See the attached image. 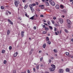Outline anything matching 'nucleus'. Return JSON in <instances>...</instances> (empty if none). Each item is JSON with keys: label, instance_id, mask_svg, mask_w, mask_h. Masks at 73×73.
Masks as SVG:
<instances>
[{"label": "nucleus", "instance_id": "nucleus-29", "mask_svg": "<svg viewBox=\"0 0 73 73\" xmlns=\"http://www.w3.org/2000/svg\"><path fill=\"white\" fill-rule=\"evenodd\" d=\"M64 31L65 32H66V33H68V30H66V29H65L64 30Z\"/></svg>", "mask_w": 73, "mask_h": 73}, {"label": "nucleus", "instance_id": "nucleus-10", "mask_svg": "<svg viewBox=\"0 0 73 73\" xmlns=\"http://www.w3.org/2000/svg\"><path fill=\"white\" fill-rule=\"evenodd\" d=\"M55 7L56 9H59V8H60V6H59L58 5H56L55 6Z\"/></svg>", "mask_w": 73, "mask_h": 73}, {"label": "nucleus", "instance_id": "nucleus-58", "mask_svg": "<svg viewBox=\"0 0 73 73\" xmlns=\"http://www.w3.org/2000/svg\"><path fill=\"white\" fill-rule=\"evenodd\" d=\"M35 16L36 17H38V15H37V14H35Z\"/></svg>", "mask_w": 73, "mask_h": 73}, {"label": "nucleus", "instance_id": "nucleus-56", "mask_svg": "<svg viewBox=\"0 0 73 73\" xmlns=\"http://www.w3.org/2000/svg\"><path fill=\"white\" fill-rule=\"evenodd\" d=\"M33 71H34V72H36V70H35V69L34 68H33Z\"/></svg>", "mask_w": 73, "mask_h": 73}, {"label": "nucleus", "instance_id": "nucleus-62", "mask_svg": "<svg viewBox=\"0 0 73 73\" xmlns=\"http://www.w3.org/2000/svg\"><path fill=\"white\" fill-rule=\"evenodd\" d=\"M36 5H38V2H36Z\"/></svg>", "mask_w": 73, "mask_h": 73}, {"label": "nucleus", "instance_id": "nucleus-38", "mask_svg": "<svg viewBox=\"0 0 73 73\" xmlns=\"http://www.w3.org/2000/svg\"><path fill=\"white\" fill-rule=\"evenodd\" d=\"M42 27L43 28H45V25H42Z\"/></svg>", "mask_w": 73, "mask_h": 73}, {"label": "nucleus", "instance_id": "nucleus-52", "mask_svg": "<svg viewBox=\"0 0 73 73\" xmlns=\"http://www.w3.org/2000/svg\"><path fill=\"white\" fill-rule=\"evenodd\" d=\"M57 31V29L56 28H54V31Z\"/></svg>", "mask_w": 73, "mask_h": 73}, {"label": "nucleus", "instance_id": "nucleus-27", "mask_svg": "<svg viewBox=\"0 0 73 73\" xmlns=\"http://www.w3.org/2000/svg\"><path fill=\"white\" fill-rule=\"evenodd\" d=\"M7 63V61L6 60H5L4 62V64H6Z\"/></svg>", "mask_w": 73, "mask_h": 73}, {"label": "nucleus", "instance_id": "nucleus-25", "mask_svg": "<svg viewBox=\"0 0 73 73\" xmlns=\"http://www.w3.org/2000/svg\"><path fill=\"white\" fill-rule=\"evenodd\" d=\"M49 37H47L46 38V41H49Z\"/></svg>", "mask_w": 73, "mask_h": 73}, {"label": "nucleus", "instance_id": "nucleus-46", "mask_svg": "<svg viewBox=\"0 0 73 73\" xmlns=\"http://www.w3.org/2000/svg\"><path fill=\"white\" fill-rule=\"evenodd\" d=\"M16 70H14L13 71V73H16Z\"/></svg>", "mask_w": 73, "mask_h": 73}, {"label": "nucleus", "instance_id": "nucleus-49", "mask_svg": "<svg viewBox=\"0 0 73 73\" xmlns=\"http://www.w3.org/2000/svg\"><path fill=\"white\" fill-rule=\"evenodd\" d=\"M36 11H40V9H36Z\"/></svg>", "mask_w": 73, "mask_h": 73}, {"label": "nucleus", "instance_id": "nucleus-44", "mask_svg": "<svg viewBox=\"0 0 73 73\" xmlns=\"http://www.w3.org/2000/svg\"><path fill=\"white\" fill-rule=\"evenodd\" d=\"M40 16L41 17H44V15H41Z\"/></svg>", "mask_w": 73, "mask_h": 73}, {"label": "nucleus", "instance_id": "nucleus-7", "mask_svg": "<svg viewBox=\"0 0 73 73\" xmlns=\"http://www.w3.org/2000/svg\"><path fill=\"white\" fill-rule=\"evenodd\" d=\"M18 54V52H16V53L14 54V55H13L15 57H16L17 56V55Z\"/></svg>", "mask_w": 73, "mask_h": 73}, {"label": "nucleus", "instance_id": "nucleus-3", "mask_svg": "<svg viewBox=\"0 0 73 73\" xmlns=\"http://www.w3.org/2000/svg\"><path fill=\"white\" fill-rule=\"evenodd\" d=\"M49 69L50 72H53L55 70V68H50Z\"/></svg>", "mask_w": 73, "mask_h": 73}, {"label": "nucleus", "instance_id": "nucleus-18", "mask_svg": "<svg viewBox=\"0 0 73 73\" xmlns=\"http://www.w3.org/2000/svg\"><path fill=\"white\" fill-rule=\"evenodd\" d=\"M32 50H31L29 52V55H31V54H32Z\"/></svg>", "mask_w": 73, "mask_h": 73}, {"label": "nucleus", "instance_id": "nucleus-14", "mask_svg": "<svg viewBox=\"0 0 73 73\" xmlns=\"http://www.w3.org/2000/svg\"><path fill=\"white\" fill-rule=\"evenodd\" d=\"M45 3L46 6H49V3H48V1H46Z\"/></svg>", "mask_w": 73, "mask_h": 73}, {"label": "nucleus", "instance_id": "nucleus-41", "mask_svg": "<svg viewBox=\"0 0 73 73\" xmlns=\"http://www.w3.org/2000/svg\"><path fill=\"white\" fill-rule=\"evenodd\" d=\"M46 33V31H43V34H45Z\"/></svg>", "mask_w": 73, "mask_h": 73}, {"label": "nucleus", "instance_id": "nucleus-36", "mask_svg": "<svg viewBox=\"0 0 73 73\" xmlns=\"http://www.w3.org/2000/svg\"><path fill=\"white\" fill-rule=\"evenodd\" d=\"M9 50H11V49H12V46H9Z\"/></svg>", "mask_w": 73, "mask_h": 73}, {"label": "nucleus", "instance_id": "nucleus-31", "mask_svg": "<svg viewBox=\"0 0 73 73\" xmlns=\"http://www.w3.org/2000/svg\"><path fill=\"white\" fill-rule=\"evenodd\" d=\"M66 11V10L65 9H64L63 10V12H64V13H65V12Z\"/></svg>", "mask_w": 73, "mask_h": 73}, {"label": "nucleus", "instance_id": "nucleus-40", "mask_svg": "<svg viewBox=\"0 0 73 73\" xmlns=\"http://www.w3.org/2000/svg\"><path fill=\"white\" fill-rule=\"evenodd\" d=\"M54 25V26H55V27H57V26H58V24H55Z\"/></svg>", "mask_w": 73, "mask_h": 73}, {"label": "nucleus", "instance_id": "nucleus-33", "mask_svg": "<svg viewBox=\"0 0 73 73\" xmlns=\"http://www.w3.org/2000/svg\"><path fill=\"white\" fill-rule=\"evenodd\" d=\"M48 44H49V45H50V44H51V42L50 41H48Z\"/></svg>", "mask_w": 73, "mask_h": 73}, {"label": "nucleus", "instance_id": "nucleus-24", "mask_svg": "<svg viewBox=\"0 0 73 73\" xmlns=\"http://www.w3.org/2000/svg\"><path fill=\"white\" fill-rule=\"evenodd\" d=\"M47 23H48V25H50L51 24H50V21H48Z\"/></svg>", "mask_w": 73, "mask_h": 73}, {"label": "nucleus", "instance_id": "nucleus-64", "mask_svg": "<svg viewBox=\"0 0 73 73\" xmlns=\"http://www.w3.org/2000/svg\"><path fill=\"white\" fill-rule=\"evenodd\" d=\"M26 72H25V71L24 72H22L21 73H26Z\"/></svg>", "mask_w": 73, "mask_h": 73}, {"label": "nucleus", "instance_id": "nucleus-53", "mask_svg": "<svg viewBox=\"0 0 73 73\" xmlns=\"http://www.w3.org/2000/svg\"><path fill=\"white\" fill-rule=\"evenodd\" d=\"M18 19L19 20H21V18L20 17H19L18 18Z\"/></svg>", "mask_w": 73, "mask_h": 73}, {"label": "nucleus", "instance_id": "nucleus-39", "mask_svg": "<svg viewBox=\"0 0 73 73\" xmlns=\"http://www.w3.org/2000/svg\"><path fill=\"white\" fill-rule=\"evenodd\" d=\"M44 5H39V7H44Z\"/></svg>", "mask_w": 73, "mask_h": 73}, {"label": "nucleus", "instance_id": "nucleus-20", "mask_svg": "<svg viewBox=\"0 0 73 73\" xmlns=\"http://www.w3.org/2000/svg\"><path fill=\"white\" fill-rule=\"evenodd\" d=\"M45 46H46V44L44 43L43 46V48H45Z\"/></svg>", "mask_w": 73, "mask_h": 73}, {"label": "nucleus", "instance_id": "nucleus-19", "mask_svg": "<svg viewBox=\"0 0 73 73\" xmlns=\"http://www.w3.org/2000/svg\"><path fill=\"white\" fill-rule=\"evenodd\" d=\"M36 68L37 69H38H38L39 68V65H37L36 66Z\"/></svg>", "mask_w": 73, "mask_h": 73}, {"label": "nucleus", "instance_id": "nucleus-5", "mask_svg": "<svg viewBox=\"0 0 73 73\" xmlns=\"http://www.w3.org/2000/svg\"><path fill=\"white\" fill-rule=\"evenodd\" d=\"M67 21L68 24H69V25H70L71 24V21H70L69 19H67Z\"/></svg>", "mask_w": 73, "mask_h": 73}, {"label": "nucleus", "instance_id": "nucleus-17", "mask_svg": "<svg viewBox=\"0 0 73 73\" xmlns=\"http://www.w3.org/2000/svg\"><path fill=\"white\" fill-rule=\"evenodd\" d=\"M45 31H48L49 30V28L47 27H46L45 28Z\"/></svg>", "mask_w": 73, "mask_h": 73}, {"label": "nucleus", "instance_id": "nucleus-22", "mask_svg": "<svg viewBox=\"0 0 73 73\" xmlns=\"http://www.w3.org/2000/svg\"><path fill=\"white\" fill-rule=\"evenodd\" d=\"M60 7L61 8V9H64V6L62 5H60Z\"/></svg>", "mask_w": 73, "mask_h": 73}, {"label": "nucleus", "instance_id": "nucleus-30", "mask_svg": "<svg viewBox=\"0 0 73 73\" xmlns=\"http://www.w3.org/2000/svg\"><path fill=\"white\" fill-rule=\"evenodd\" d=\"M65 54L67 56H68V55L69 54V52H66Z\"/></svg>", "mask_w": 73, "mask_h": 73}, {"label": "nucleus", "instance_id": "nucleus-48", "mask_svg": "<svg viewBox=\"0 0 73 73\" xmlns=\"http://www.w3.org/2000/svg\"><path fill=\"white\" fill-rule=\"evenodd\" d=\"M55 33L56 35H58V33H57V32H55Z\"/></svg>", "mask_w": 73, "mask_h": 73}, {"label": "nucleus", "instance_id": "nucleus-45", "mask_svg": "<svg viewBox=\"0 0 73 73\" xmlns=\"http://www.w3.org/2000/svg\"><path fill=\"white\" fill-rule=\"evenodd\" d=\"M43 21H44V23H46V21H45V19H44L43 20Z\"/></svg>", "mask_w": 73, "mask_h": 73}, {"label": "nucleus", "instance_id": "nucleus-4", "mask_svg": "<svg viewBox=\"0 0 73 73\" xmlns=\"http://www.w3.org/2000/svg\"><path fill=\"white\" fill-rule=\"evenodd\" d=\"M59 72L60 73H64V70L61 69H59Z\"/></svg>", "mask_w": 73, "mask_h": 73}, {"label": "nucleus", "instance_id": "nucleus-11", "mask_svg": "<svg viewBox=\"0 0 73 73\" xmlns=\"http://www.w3.org/2000/svg\"><path fill=\"white\" fill-rule=\"evenodd\" d=\"M66 72H70V69L69 68H67L66 69Z\"/></svg>", "mask_w": 73, "mask_h": 73}, {"label": "nucleus", "instance_id": "nucleus-51", "mask_svg": "<svg viewBox=\"0 0 73 73\" xmlns=\"http://www.w3.org/2000/svg\"><path fill=\"white\" fill-rule=\"evenodd\" d=\"M52 24H54V21H52Z\"/></svg>", "mask_w": 73, "mask_h": 73}, {"label": "nucleus", "instance_id": "nucleus-42", "mask_svg": "<svg viewBox=\"0 0 73 73\" xmlns=\"http://www.w3.org/2000/svg\"><path fill=\"white\" fill-rule=\"evenodd\" d=\"M33 28L35 29V30H36V26H34L33 27Z\"/></svg>", "mask_w": 73, "mask_h": 73}, {"label": "nucleus", "instance_id": "nucleus-13", "mask_svg": "<svg viewBox=\"0 0 73 73\" xmlns=\"http://www.w3.org/2000/svg\"><path fill=\"white\" fill-rule=\"evenodd\" d=\"M51 66L52 67V68H56V66H55V65L54 64H51Z\"/></svg>", "mask_w": 73, "mask_h": 73}, {"label": "nucleus", "instance_id": "nucleus-9", "mask_svg": "<svg viewBox=\"0 0 73 73\" xmlns=\"http://www.w3.org/2000/svg\"><path fill=\"white\" fill-rule=\"evenodd\" d=\"M59 22H60V23H61V24L63 23V20L62 19H59Z\"/></svg>", "mask_w": 73, "mask_h": 73}, {"label": "nucleus", "instance_id": "nucleus-59", "mask_svg": "<svg viewBox=\"0 0 73 73\" xmlns=\"http://www.w3.org/2000/svg\"><path fill=\"white\" fill-rule=\"evenodd\" d=\"M43 66V65L42 64H41V65H40V66L41 67H42L43 66Z\"/></svg>", "mask_w": 73, "mask_h": 73}, {"label": "nucleus", "instance_id": "nucleus-21", "mask_svg": "<svg viewBox=\"0 0 73 73\" xmlns=\"http://www.w3.org/2000/svg\"><path fill=\"white\" fill-rule=\"evenodd\" d=\"M30 19H31V20H34V16L31 18H30Z\"/></svg>", "mask_w": 73, "mask_h": 73}, {"label": "nucleus", "instance_id": "nucleus-1", "mask_svg": "<svg viewBox=\"0 0 73 73\" xmlns=\"http://www.w3.org/2000/svg\"><path fill=\"white\" fill-rule=\"evenodd\" d=\"M34 6H36V4L33 3L32 4L30 5V7L31 10L32 11V12H34L35 11V10L33 8V7Z\"/></svg>", "mask_w": 73, "mask_h": 73}, {"label": "nucleus", "instance_id": "nucleus-6", "mask_svg": "<svg viewBox=\"0 0 73 73\" xmlns=\"http://www.w3.org/2000/svg\"><path fill=\"white\" fill-rule=\"evenodd\" d=\"M50 4L52 5V6H54L55 5V3H54V2L53 1H51L50 2Z\"/></svg>", "mask_w": 73, "mask_h": 73}, {"label": "nucleus", "instance_id": "nucleus-63", "mask_svg": "<svg viewBox=\"0 0 73 73\" xmlns=\"http://www.w3.org/2000/svg\"><path fill=\"white\" fill-rule=\"evenodd\" d=\"M71 41L73 42V38L71 39Z\"/></svg>", "mask_w": 73, "mask_h": 73}, {"label": "nucleus", "instance_id": "nucleus-15", "mask_svg": "<svg viewBox=\"0 0 73 73\" xmlns=\"http://www.w3.org/2000/svg\"><path fill=\"white\" fill-rule=\"evenodd\" d=\"M28 7V5H26L24 7V9H27V7Z\"/></svg>", "mask_w": 73, "mask_h": 73}, {"label": "nucleus", "instance_id": "nucleus-57", "mask_svg": "<svg viewBox=\"0 0 73 73\" xmlns=\"http://www.w3.org/2000/svg\"><path fill=\"white\" fill-rule=\"evenodd\" d=\"M8 13H9L10 15H11V13L9 11H8Z\"/></svg>", "mask_w": 73, "mask_h": 73}, {"label": "nucleus", "instance_id": "nucleus-28", "mask_svg": "<svg viewBox=\"0 0 73 73\" xmlns=\"http://www.w3.org/2000/svg\"><path fill=\"white\" fill-rule=\"evenodd\" d=\"M2 53H5V50H2Z\"/></svg>", "mask_w": 73, "mask_h": 73}, {"label": "nucleus", "instance_id": "nucleus-55", "mask_svg": "<svg viewBox=\"0 0 73 73\" xmlns=\"http://www.w3.org/2000/svg\"><path fill=\"white\" fill-rule=\"evenodd\" d=\"M42 52V51L41 50H39V53H41Z\"/></svg>", "mask_w": 73, "mask_h": 73}, {"label": "nucleus", "instance_id": "nucleus-54", "mask_svg": "<svg viewBox=\"0 0 73 73\" xmlns=\"http://www.w3.org/2000/svg\"><path fill=\"white\" fill-rule=\"evenodd\" d=\"M43 24H44V25H46V26H47L48 25L46 23H44Z\"/></svg>", "mask_w": 73, "mask_h": 73}, {"label": "nucleus", "instance_id": "nucleus-23", "mask_svg": "<svg viewBox=\"0 0 73 73\" xmlns=\"http://www.w3.org/2000/svg\"><path fill=\"white\" fill-rule=\"evenodd\" d=\"M48 26H49V28H50V29H51V30H52V29H53V27H52L49 25H48Z\"/></svg>", "mask_w": 73, "mask_h": 73}, {"label": "nucleus", "instance_id": "nucleus-34", "mask_svg": "<svg viewBox=\"0 0 73 73\" xmlns=\"http://www.w3.org/2000/svg\"><path fill=\"white\" fill-rule=\"evenodd\" d=\"M48 62H49V63H51L52 62V60H51L50 59H49L48 60Z\"/></svg>", "mask_w": 73, "mask_h": 73}, {"label": "nucleus", "instance_id": "nucleus-2", "mask_svg": "<svg viewBox=\"0 0 73 73\" xmlns=\"http://www.w3.org/2000/svg\"><path fill=\"white\" fill-rule=\"evenodd\" d=\"M15 4L17 7H18V4H19V1H15Z\"/></svg>", "mask_w": 73, "mask_h": 73}, {"label": "nucleus", "instance_id": "nucleus-60", "mask_svg": "<svg viewBox=\"0 0 73 73\" xmlns=\"http://www.w3.org/2000/svg\"><path fill=\"white\" fill-rule=\"evenodd\" d=\"M51 60H53V59H54V58H53V57H52L51 58Z\"/></svg>", "mask_w": 73, "mask_h": 73}, {"label": "nucleus", "instance_id": "nucleus-43", "mask_svg": "<svg viewBox=\"0 0 73 73\" xmlns=\"http://www.w3.org/2000/svg\"><path fill=\"white\" fill-rule=\"evenodd\" d=\"M53 19H54V20H56V17H54Z\"/></svg>", "mask_w": 73, "mask_h": 73}, {"label": "nucleus", "instance_id": "nucleus-12", "mask_svg": "<svg viewBox=\"0 0 73 73\" xmlns=\"http://www.w3.org/2000/svg\"><path fill=\"white\" fill-rule=\"evenodd\" d=\"M24 32L22 31L21 32V36L22 37H23L24 36Z\"/></svg>", "mask_w": 73, "mask_h": 73}, {"label": "nucleus", "instance_id": "nucleus-61", "mask_svg": "<svg viewBox=\"0 0 73 73\" xmlns=\"http://www.w3.org/2000/svg\"><path fill=\"white\" fill-rule=\"evenodd\" d=\"M52 0H49V2L50 3V2H51V1H52Z\"/></svg>", "mask_w": 73, "mask_h": 73}, {"label": "nucleus", "instance_id": "nucleus-47", "mask_svg": "<svg viewBox=\"0 0 73 73\" xmlns=\"http://www.w3.org/2000/svg\"><path fill=\"white\" fill-rule=\"evenodd\" d=\"M23 3H25L26 2V0H23Z\"/></svg>", "mask_w": 73, "mask_h": 73}, {"label": "nucleus", "instance_id": "nucleus-26", "mask_svg": "<svg viewBox=\"0 0 73 73\" xmlns=\"http://www.w3.org/2000/svg\"><path fill=\"white\" fill-rule=\"evenodd\" d=\"M54 51L55 53H56V52H57V50L56 49H54Z\"/></svg>", "mask_w": 73, "mask_h": 73}, {"label": "nucleus", "instance_id": "nucleus-50", "mask_svg": "<svg viewBox=\"0 0 73 73\" xmlns=\"http://www.w3.org/2000/svg\"><path fill=\"white\" fill-rule=\"evenodd\" d=\"M27 72L28 73H30V71H29V70H27Z\"/></svg>", "mask_w": 73, "mask_h": 73}, {"label": "nucleus", "instance_id": "nucleus-8", "mask_svg": "<svg viewBox=\"0 0 73 73\" xmlns=\"http://www.w3.org/2000/svg\"><path fill=\"white\" fill-rule=\"evenodd\" d=\"M8 21H9V22L10 24H11V25H13V22H12L11 20L9 19H8Z\"/></svg>", "mask_w": 73, "mask_h": 73}, {"label": "nucleus", "instance_id": "nucleus-32", "mask_svg": "<svg viewBox=\"0 0 73 73\" xmlns=\"http://www.w3.org/2000/svg\"><path fill=\"white\" fill-rule=\"evenodd\" d=\"M6 15H8V11H6Z\"/></svg>", "mask_w": 73, "mask_h": 73}, {"label": "nucleus", "instance_id": "nucleus-16", "mask_svg": "<svg viewBox=\"0 0 73 73\" xmlns=\"http://www.w3.org/2000/svg\"><path fill=\"white\" fill-rule=\"evenodd\" d=\"M7 35H9V34L10 33V31H9V30H8L7 31Z\"/></svg>", "mask_w": 73, "mask_h": 73}, {"label": "nucleus", "instance_id": "nucleus-35", "mask_svg": "<svg viewBox=\"0 0 73 73\" xmlns=\"http://www.w3.org/2000/svg\"><path fill=\"white\" fill-rule=\"evenodd\" d=\"M1 9H4V7L3 6H1Z\"/></svg>", "mask_w": 73, "mask_h": 73}, {"label": "nucleus", "instance_id": "nucleus-37", "mask_svg": "<svg viewBox=\"0 0 73 73\" xmlns=\"http://www.w3.org/2000/svg\"><path fill=\"white\" fill-rule=\"evenodd\" d=\"M43 59V58L42 57L41 58H40V61H42V60Z\"/></svg>", "mask_w": 73, "mask_h": 73}]
</instances>
